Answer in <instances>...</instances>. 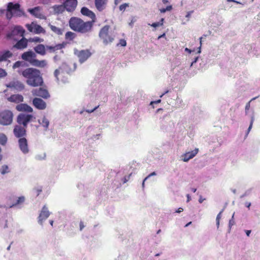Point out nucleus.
<instances>
[{"label":"nucleus","instance_id":"obj_1","mask_svg":"<svg viewBox=\"0 0 260 260\" xmlns=\"http://www.w3.org/2000/svg\"><path fill=\"white\" fill-rule=\"evenodd\" d=\"M19 74L26 79L27 85L31 87L43 85L44 81L40 70L33 68H26L23 71H18Z\"/></svg>","mask_w":260,"mask_h":260},{"label":"nucleus","instance_id":"obj_2","mask_svg":"<svg viewBox=\"0 0 260 260\" xmlns=\"http://www.w3.org/2000/svg\"><path fill=\"white\" fill-rule=\"evenodd\" d=\"M69 25L74 31L83 34L90 32L93 27L92 22L84 21L77 17H72L69 21Z\"/></svg>","mask_w":260,"mask_h":260},{"label":"nucleus","instance_id":"obj_3","mask_svg":"<svg viewBox=\"0 0 260 260\" xmlns=\"http://www.w3.org/2000/svg\"><path fill=\"white\" fill-rule=\"evenodd\" d=\"M36 53L32 51H26L21 55V58L23 60L28 61L33 66L44 68L47 65L46 60H39L36 59Z\"/></svg>","mask_w":260,"mask_h":260},{"label":"nucleus","instance_id":"obj_4","mask_svg":"<svg viewBox=\"0 0 260 260\" xmlns=\"http://www.w3.org/2000/svg\"><path fill=\"white\" fill-rule=\"evenodd\" d=\"M22 13V11L20 10V5L18 3L14 4L12 2L8 4L6 18L10 20L12 18L13 15L17 16H20Z\"/></svg>","mask_w":260,"mask_h":260},{"label":"nucleus","instance_id":"obj_5","mask_svg":"<svg viewBox=\"0 0 260 260\" xmlns=\"http://www.w3.org/2000/svg\"><path fill=\"white\" fill-rule=\"evenodd\" d=\"M25 29L21 26L16 25L12 27L6 35L8 39L17 41L20 38L23 37Z\"/></svg>","mask_w":260,"mask_h":260},{"label":"nucleus","instance_id":"obj_6","mask_svg":"<svg viewBox=\"0 0 260 260\" xmlns=\"http://www.w3.org/2000/svg\"><path fill=\"white\" fill-rule=\"evenodd\" d=\"M13 114L9 110H5L0 112V124L8 125L13 121Z\"/></svg>","mask_w":260,"mask_h":260},{"label":"nucleus","instance_id":"obj_7","mask_svg":"<svg viewBox=\"0 0 260 260\" xmlns=\"http://www.w3.org/2000/svg\"><path fill=\"white\" fill-rule=\"evenodd\" d=\"M110 26L105 25L103 27L99 32V36L105 44H108L113 42V37L109 34Z\"/></svg>","mask_w":260,"mask_h":260},{"label":"nucleus","instance_id":"obj_8","mask_svg":"<svg viewBox=\"0 0 260 260\" xmlns=\"http://www.w3.org/2000/svg\"><path fill=\"white\" fill-rule=\"evenodd\" d=\"M32 118L34 116L32 115L20 113L17 117V122L19 124H22L23 126L26 127L28 123L31 121Z\"/></svg>","mask_w":260,"mask_h":260},{"label":"nucleus","instance_id":"obj_9","mask_svg":"<svg viewBox=\"0 0 260 260\" xmlns=\"http://www.w3.org/2000/svg\"><path fill=\"white\" fill-rule=\"evenodd\" d=\"M26 27L30 32H34L36 34H45L46 33L45 30L41 25L34 22L30 24H26Z\"/></svg>","mask_w":260,"mask_h":260},{"label":"nucleus","instance_id":"obj_10","mask_svg":"<svg viewBox=\"0 0 260 260\" xmlns=\"http://www.w3.org/2000/svg\"><path fill=\"white\" fill-rule=\"evenodd\" d=\"M31 93L34 96H40L45 99H46L50 96V94L48 90L42 87L34 89L31 91Z\"/></svg>","mask_w":260,"mask_h":260},{"label":"nucleus","instance_id":"obj_11","mask_svg":"<svg viewBox=\"0 0 260 260\" xmlns=\"http://www.w3.org/2000/svg\"><path fill=\"white\" fill-rule=\"evenodd\" d=\"M26 127H22L21 125H15L13 130L15 136L19 139L25 138L26 136Z\"/></svg>","mask_w":260,"mask_h":260},{"label":"nucleus","instance_id":"obj_12","mask_svg":"<svg viewBox=\"0 0 260 260\" xmlns=\"http://www.w3.org/2000/svg\"><path fill=\"white\" fill-rule=\"evenodd\" d=\"M18 143L19 148L23 153L27 154L29 152L28 141L25 137L19 139Z\"/></svg>","mask_w":260,"mask_h":260},{"label":"nucleus","instance_id":"obj_13","mask_svg":"<svg viewBox=\"0 0 260 260\" xmlns=\"http://www.w3.org/2000/svg\"><path fill=\"white\" fill-rule=\"evenodd\" d=\"M63 4L67 11L73 12L77 6L78 1L77 0H66Z\"/></svg>","mask_w":260,"mask_h":260},{"label":"nucleus","instance_id":"obj_14","mask_svg":"<svg viewBox=\"0 0 260 260\" xmlns=\"http://www.w3.org/2000/svg\"><path fill=\"white\" fill-rule=\"evenodd\" d=\"M7 87L14 88L17 90L21 91L25 88L24 84L17 80H14L10 82L7 85Z\"/></svg>","mask_w":260,"mask_h":260},{"label":"nucleus","instance_id":"obj_15","mask_svg":"<svg viewBox=\"0 0 260 260\" xmlns=\"http://www.w3.org/2000/svg\"><path fill=\"white\" fill-rule=\"evenodd\" d=\"M28 43V39L23 36L22 37L20 40H17L16 43L13 45V48L22 50L27 48Z\"/></svg>","mask_w":260,"mask_h":260},{"label":"nucleus","instance_id":"obj_16","mask_svg":"<svg viewBox=\"0 0 260 260\" xmlns=\"http://www.w3.org/2000/svg\"><path fill=\"white\" fill-rule=\"evenodd\" d=\"M49 215L50 212L48 211L47 207L44 205L38 217V222L42 225L43 221L46 219Z\"/></svg>","mask_w":260,"mask_h":260},{"label":"nucleus","instance_id":"obj_17","mask_svg":"<svg viewBox=\"0 0 260 260\" xmlns=\"http://www.w3.org/2000/svg\"><path fill=\"white\" fill-rule=\"evenodd\" d=\"M81 13L83 15L87 16L91 19V21H89V22H92V25L96 21V16L95 14L88 9L86 7H83L81 9Z\"/></svg>","mask_w":260,"mask_h":260},{"label":"nucleus","instance_id":"obj_18","mask_svg":"<svg viewBox=\"0 0 260 260\" xmlns=\"http://www.w3.org/2000/svg\"><path fill=\"white\" fill-rule=\"evenodd\" d=\"M32 104L39 110H44L46 108V102L40 98H34L32 100Z\"/></svg>","mask_w":260,"mask_h":260},{"label":"nucleus","instance_id":"obj_19","mask_svg":"<svg viewBox=\"0 0 260 260\" xmlns=\"http://www.w3.org/2000/svg\"><path fill=\"white\" fill-rule=\"evenodd\" d=\"M199 149L196 148L194 150L185 153L181 155V159L184 162L188 161L194 157L198 153Z\"/></svg>","mask_w":260,"mask_h":260},{"label":"nucleus","instance_id":"obj_20","mask_svg":"<svg viewBox=\"0 0 260 260\" xmlns=\"http://www.w3.org/2000/svg\"><path fill=\"white\" fill-rule=\"evenodd\" d=\"M16 109L19 112H26L31 113L33 109L26 104H20L16 106Z\"/></svg>","mask_w":260,"mask_h":260},{"label":"nucleus","instance_id":"obj_21","mask_svg":"<svg viewBox=\"0 0 260 260\" xmlns=\"http://www.w3.org/2000/svg\"><path fill=\"white\" fill-rule=\"evenodd\" d=\"M28 12L36 18L39 19H43L44 18L43 15L40 12V8L39 7H35L33 9H29Z\"/></svg>","mask_w":260,"mask_h":260},{"label":"nucleus","instance_id":"obj_22","mask_svg":"<svg viewBox=\"0 0 260 260\" xmlns=\"http://www.w3.org/2000/svg\"><path fill=\"white\" fill-rule=\"evenodd\" d=\"M13 53L9 50L0 51V62L7 61L8 58H11Z\"/></svg>","mask_w":260,"mask_h":260},{"label":"nucleus","instance_id":"obj_23","mask_svg":"<svg viewBox=\"0 0 260 260\" xmlns=\"http://www.w3.org/2000/svg\"><path fill=\"white\" fill-rule=\"evenodd\" d=\"M34 49L37 53L41 55L44 56L46 54V46L43 44H38L34 47Z\"/></svg>","mask_w":260,"mask_h":260},{"label":"nucleus","instance_id":"obj_24","mask_svg":"<svg viewBox=\"0 0 260 260\" xmlns=\"http://www.w3.org/2000/svg\"><path fill=\"white\" fill-rule=\"evenodd\" d=\"M8 100L11 102L19 103L23 102V97L22 95L19 94H12L8 98Z\"/></svg>","mask_w":260,"mask_h":260},{"label":"nucleus","instance_id":"obj_25","mask_svg":"<svg viewBox=\"0 0 260 260\" xmlns=\"http://www.w3.org/2000/svg\"><path fill=\"white\" fill-rule=\"evenodd\" d=\"M64 47V45L63 44H58L55 46H46V50L49 53H54L57 50H61Z\"/></svg>","mask_w":260,"mask_h":260},{"label":"nucleus","instance_id":"obj_26","mask_svg":"<svg viewBox=\"0 0 260 260\" xmlns=\"http://www.w3.org/2000/svg\"><path fill=\"white\" fill-rule=\"evenodd\" d=\"M90 56V53L88 51L82 50L79 52V57L81 62L85 61Z\"/></svg>","mask_w":260,"mask_h":260},{"label":"nucleus","instance_id":"obj_27","mask_svg":"<svg viewBox=\"0 0 260 260\" xmlns=\"http://www.w3.org/2000/svg\"><path fill=\"white\" fill-rule=\"evenodd\" d=\"M54 76L58 81L61 80L63 82L65 81V80L61 79L60 76H63L64 73L61 68L55 70L54 73Z\"/></svg>","mask_w":260,"mask_h":260},{"label":"nucleus","instance_id":"obj_28","mask_svg":"<svg viewBox=\"0 0 260 260\" xmlns=\"http://www.w3.org/2000/svg\"><path fill=\"white\" fill-rule=\"evenodd\" d=\"M105 5V0H95V7L100 11H102L104 9Z\"/></svg>","mask_w":260,"mask_h":260},{"label":"nucleus","instance_id":"obj_29","mask_svg":"<svg viewBox=\"0 0 260 260\" xmlns=\"http://www.w3.org/2000/svg\"><path fill=\"white\" fill-rule=\"evenodd\" d=\"M49 27L51 30L55 34L57 35H61L63 34V29L59 27H57L54 25L49 24Z\"/></svg>","mask_w":260,"mask_h":260},{"label":"nucleus","instance_id":"obj_30","mask_svg":"<svg viewBox=\"0 0 260 260\" xmlns=\"http://www.w3.org/2000/svg\"><path fill=\"white\" fill-rule=\"evenodd\" d=\"M38 122L45 130L48 129L49 124V121L45 116H44L42 120H39Z\"/></svg>","mask_w":260,"mask_h":260},{"label":"nucleus","instance_id":"obj_31","mask_svg":"<svg viewBox=\"0 0 260 260\" xmlns=\"http://www.w3.org/2000/svg\"><path fill=\"white\" fill-rule=\"evenodd\" d=\"M53 10L56 13L58 14L62 13L66 10V9L63 4H62V5L54 6Z\"/></svg>","mask_w":260,"mask_h":260},{"label":"nucleus","instance_id":"obj_32","mask_svg":"<svg viewBox=\"0 0 260 260\" xmlns=\"http://www.w3.org/2000/svg\"><path fill=\"white\" fill-rule=\"evenodd\" d=\"M76 37L77 35L71 31L67 32L65 34V39L67 41H73Z\"/></svg>","mask_w":260,"mask_h":260},{"label":"nucleus","instance_id":"obj_33","mask_svg":"<svg viewBox=\"0 0 260 260\" xmlns=\"http://www.w3.org/2000/svg\"><path fill=\"white\" fill-rule=\"evenodd\" d=\"M28 42L41 43L44 41V39L38 37H35L28 39Z\"/></svg>","mask_w":260,"mask_h":260},{"label":"nucleus","instance_id":"obj_34","mask_svg":"<svg viewBox=\"0 0 260 260\" xmlns=\"http://www.w3.org/2000/svg\"><path fill=\"white\" fill-rule=\"evenodd\" d=\"M24 201L25 198L24 197H20L17 199L16 202L15 203L13 204L10 207H13L18 205L21 204L23 203L24 202Z\"/></svg>","mask_w":260,"mask_h":260},{"label":"nucleus","instance_id":"obj_35","mask_svg":"<svg viewBox=\"0 0 260 260\" xmlns=\"http://www.w3.org/2000/svg\"><path fill=\"white\" fill-rule=\"evenodd\" d=\"M25 63L22 61H16L13 66V69H16L17 68H19L21 67L24 66Z\"/></svg>","mask_w":260,"mask_h":260},{"label":"nucleus","instance_id":"obj_36","mask_svg":"<svg viewBox=\"0 0 260 260\" xmlns=\"http://www.w3.org/2000/svg\"><path fill=\"white\" fill-rule=\"evenodd\" d=\"M7 142V137L4 134H2L0 136V144L4 145Z\"/></svg>","mask_w":260,"mask_h":260},{"label":"nucleus","instance_id":"obj_37","mask_svg":"<svg viewBox=\"0 0 260 260\" xmlns=\"http://www.w3.org/2000/svg\"><path fill=\"white\" fill-rule=\"evenodd\" d=\"M164 18H161L159 22L153 23L151 25V26L153 27H158L159 26H162L164 24Z\"/></svg>","mask_w":260,"mask_h":260},{"label":"nucleus","instance_id":"obj_38","mask_svg":"<svg viewBox=\"0 0 260 260\" xmlns=\"http://www.w3.org/2000/svg\"><path fill=\"white\" fill-rule=\"evenodd\" d=\"M9 172V167L7 165H3L1 168V173L4 175Z\"/></svg>","mask_w":260,"mask_h":260},{"label":"nucleus","instance_id":"obj_39","mask_svg":"<svg viewBox=\"0 0 260 260\" xmlns=\"http://www.w3.org/2000/svg\"><path fill=\"white\" fill-rule=\"evenodd\" d=\"M173 8L171 5L168 6L166 8H161L159 9L160 13H164L166 11H170L172 10Z\"/></svg>","mask_w":260,"mask_h":260},{"label":"nucleus","instance_id":"obj_40","mask_svg":"<svg viewBox=\"0 0 260 260\" xmlns=\"http://www.w3.org/2000/svg\"><path fill=\"white\" fill-rule=\"evenodd\" d=\"M129 6V5L127 3H124V4H123L122 5H121L120 6H119V10L120 11H125V10L126 9V8L127 7H128Z\"/></svg>","mask_w":260,"mask_h":260},{"label":"nucleus","instance_id":"obj_41","mask_svg":"<svg viewBox=\"0 0 260 260\" xmlns=\"http://www.w3.org/2000/svg\"><path fill=\"white\" fill-rule=\"evenodd\" d=\"M221 211L220 212L218 215H217L216 216V224H217V227L219 226V221H220V219L221 218Z\"/></svg>","mask_w":260,"mask_h":260},{"label":"nucleus","instance_id":"obj_42","mask_svg":"<svg viewBox=\"0 0 260 260\" xmlns=\"http://www.w3.org/2000/svg\"><path fill=\"white\" fill-rule=\"evenodd\" d=\"M256 99V97L252 99L249 102H248L246 104V106H245V110H246V111H248L250 107V103L251 101H252L253 100H254Z\"/></svg>","mask_w":260,"mask_h":260},{"label":"nucleus","instance_id":"obj_43","mask_svg":"<svg viewBox=\"0 0 260 260\" xmlns=\"http://www.w3.org/2000/svg\"><path fill=\"white\" fill-rule=\"evenodd\" d=\"M118 45H120L121 46L124 47L126 45V42L124 39L120 40L119 43Z\"/></svg>","mask_w":260,"mask_h":260},{"label":"nucleus","instance_id":"obj_44","mask_svg":"<svg viewBox=\"0 0 260 260\" xmlns=\"http://www.w3.org/2000/svg\"><path fill=\"white\" fill-rule=\"evenodd\" d=\"M253 122H254V117L252 116V117H251V118L250 123L249 126L248 128L247 133H248L250 132V129H251Z\"/></svg>","mask_w":260,"mask_h":260},{"label":"nucleus","instance_id":"obj_45","mask_svg":"<svg viewBox=\"0 0 260 260\" xmlns=\"http://www.w3.org/2000/svg\"><path fill=\"white\" fill-rule=\"evenodd\" d=\"M6 75V72L4 70L0 69V77H5Z\"/></svg>","mask_w":260,"mask_h":260},{"label":"nucleus","instance_id":"obj_46","mask_svg":"<svg viewBox=\"0 0 260 260\" xmlns=\"http://www.w3.org/2000/svg\"><path fill=\"white\" fill-rule=\"evenodd\" d=\"M156 175V173L155 172H153L151 173H150L148 176H147L145 179L144 181H146L148 178L152 176Z\"/></svg>","mask_w":260,"mask_h":260},{"label":"nucleus","instance_id":"obj_47","mask_svg":"<svg viewBox=\"0 0 260 260\" xmlns=\"http://www.w3.org/2000/svg\"><path fill=\"white\" fill-rule=\"evenodd\" d=\"M233 218H234V215L232 216V219H231L229 221V226H231L233 225H234V221L233 220Z\"/></svg>","mask_w":260,"mask_h":260},{"label":"nucleus","instance_id":"obj_48","mask_svg":"<svg viewBox=\"0 0 260 260\" xmlns=\"http://www.w3.org/2000/svg\"><path fill=\"white\" fill-rule=\"evenodd\" d=\"M193 11H189L187 13V14L186 15L185 17L187 18H189L191 14L193 13Z\"/></svg>","mask_w":260,"mask_h":260},{"label":"nucleus","instance_id":"obj_49","mask_svg":"<svg viewBox=\"0 0 260 260\" xmlns=\"http://www.w3.org/2000/svg\"><path fill=\"white\" fill-rule=\"evenodd\" d=\"M160 102H161L160 100H158L156 101H152V102H151L150 105H153L154 104H158V103H160Z\"/></svg>","mask_w":260,"mask_h":260},{"label":"nucleus","instance_id":"obj_50","mask_svg":"<svg viewBox=\"0 0 260 260\" xmlns=\"http://www.w3.org/2000/svg\"><path fill=\"white\" fill-rule=\"evenodd\" d=\"M84 228V223L82 221L80 222V230L82 231Z\"/></svg>","mask_w":260,"mask_h":260},{"label":"nucleus","instance_id":"obj_51","mask_svg":"<svg viewBox=\"0 0 260 260\" xmlns=\"http://www.w3.org/2000/svg\"><path fill=\"white\" fill-rule=\"evenodd\" d=\"M99 107V105L96 106L94 108H93V109L91 110H87V112H88V113H91L92 112H93L94 110H95L96 109H98Z\"/></svg>","mask_w":260,"mask_h":260},{"label":"nucleus","instance_id":"obj_52","mask_svg":"<svg viewBox=\"0 0 260 260\" xmlns=\"http://www.w3.org/2000/svg\"><path fill=\"white\" fill-rule=\"evenodd\" d=\"M183 209L182 208H181V207H180V208H178V209L176 211V213H181V212H183Z\"/></svg>","mask_w":260,"mask_h":260},{"label":"nucleus","instance_id":"obj_53","mask_svg":"<svg viewBox=\"0 0 260 260\" xmlns=\"http://www.w3.org/2000/svg\"><path fill=\"white\" fill-rule=\"evenodd\" d=\"M202 37H201L200 38V46L199 47V51H198V53H200L201 52V46H202Z\"/></svg>","mask_w":260,"mask_h":260},{"label":"nucleus","instance_id":"obj_54","mask_svg":"<svg viewBox=\"0 0 260 260\" xmlns=\"http://www.w3.org/2000/svg\"><path fill=\"white\" fill-rule=\"evenodd\" d=\"M186 197H187V202H189L191 200L190 196L189 194H187L186 195Z\"/></svg>","mask_w":260,"mask_h":260},{"label":"nucleus","instance_id":"obj_55","mask_svg":"<svg viewBox=\"0 0 260 260\" xmlns=\"http://www.w3.org/2000/svg\"><path fill=\"white\" fill-rule=\"evenodd\" d=\"M59 56L58 55H55L53 57V59L54 61H57L59 59Z\"/></svg>","mask_w":260,"mask_h":260},{"label":"nucleus","instance_id":"obj_56","mask_svg":"<svg viewBox=\"0 0 260 260\" xmlns=\"http://www.w3.org/2000/svg\"><path fill=\"white\" fill-rule=\"evenodd\" d=\"M5 12V10L4 9H0V16L4 14Z\"/></svg>","mask_w":260,"mask_h":260},{"label":"nucleus","instance_id":"obj_57","mask_svg":"<svg viewBox=\"0 0 260 260\" xmlns=\"http://www.w3.org/2000/svg\"><path fill=\"white\" fill-rule=\"evenodd\" d=\"M228 2H234V3H237V4H239L240 3L235 1V0H227Z\"/></svg>","mask_w":260,"mask_h":260},{"label":"nucleus","instance_id":"obj_58","mask_svg":"<svg viewBox=\"0 0 260 260\" xmlns=\"http://www.w3.org/2000/svg\"><path fill=\"white\" fill-rule=\"evenodd\" d=\"M250 233H251L250 230H246V234L247 236H249Z\"/></svg>","mask_w":260,"mask_h":260},{"label":"nucleus","instance_id":"obj_59","mask_svg":"<svg viewBox=\"0 0 260 260\" xmlns=\"http://www.w3.org/2000/svg\"><path fill=\"white\" fill-rule=\"evenodd\" d=\"M169 0H162V2L164 4H166L167 3H168L169 2Z\"/></svg>","mask_w":260,"mask_h":260},{"label":"nucleus","instance_id":"obj_60","mask_svg":"<svg viewBox=\"0 0 260 260\" xmlns=\"http://www.w3.org/2000/svg\"><path fill=\"white\" fill-rule=\"evenodd\" d=\"M191 190L193 192H195L196 191H197V189L195 188H191Z\"/></svg>","mask_w":260,"mask_h":260},{"label":"nucleus","instance_id":"obj_61","mask_svg":"<svg viewBox=\"0 0 260 260\" xmlns=\"http://www.w3.org/2000/svg\"><path fill=\"white\" fill-rule=\"evenodd\" d=\"M41 191H42L41 189H38L37 190V196H38Z\"/></svg>","mask_w":260,"mask_h":260},{"label":"nucleus","instance_id":"obj_62","mask_svg":"<svg viewBox=\"0 0 260 260\" xmlns=\"http://www.w3.org/2000/svg\"><path fill=\"white\" fill-rule=\"evenodd\" d=\"M251 205V204L250 203H246V206L248 207V208H249L250 206Z\"/></svg>","mask_w":260,"mask_h":260},{"label":"nucleus","instance_id":"obj_63","mask_svg":"<svg viewBox=\"0 0 260 260\" xmlns=\"http://www.w3.org/2000/svg\"><path fill=\"white\" fill-rule=\"evenodd\" d=\"M203 199L200 198L199 200V202L200 203H202L203 201Z\"/></svg>","mask_w":260,"mask_h":260},{"label":"nucleus","instance_id":"obj_64","mask_svg":"<svg viewBox=\"0 0 260 260\" xmlns=\"http://www.w3.org/2000/svg\"><path fill=\"white\" fill-rule=\"evenodd\" d=\"M185 51L188 52L189 53L191 52V50L187 48L185 49Z\"/></svg>","mask_w":260,"mask_h":260}]
</instances>
